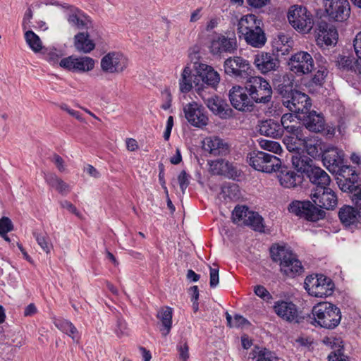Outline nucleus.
I'll use <instances>...</instances> for the list:
<instances>
[{
    "instance_id": "obj_5",
    "label": "nucleus",
    "mask_w": 361,
    "mask_h": 361,
    "mask_svg": "<svg viewBox=\"0 0 361 361\" xmlns=\"http://www.w3.org/2000/svg\"><path fill=\"white\" fill-rule=\"evenodd\" d=\"M249 164L254 169L271 173L277 171L281 166V159L275 155L262 151H253L247 156Z\"/></svg>"
},
{
    "instance_id": "obj_38",
    "label": "nucleus",
    "mask_w": 361,
    "mask_h": 361,
    "mask_svg": "<svg viewBox=\"0 0 361 361\" xmlns=\"http://www.w3.org/2000/svg\"><path fill=\"white\" fill-rule=\"evenodd\" d=\"M197 75L192 73V70L189 66H185L181 73L179 79V88L182 93H188L192 88V83L198 87V82H196Z\"/></svg>"
},
{
    "instance_id": "obj_12",
    "label": "nucleus",
    "mask_w": 361,
    "mask_h": 361,
    "mask_svg": "<svg viewBox=\"0 0 361 361\" xmlns=\"http://www.w3.org/2000/svg\"><path fill=\"white\" fill-rule=\"evenodd\" d=\"M128 66V59L118 51L107 53L101 59L100 61L101 69L105 73H121L127 68Z\"/></svg>"
},
{
    "instance_id": "obj_55",
    "label": "nucleus",
    "mask_w": 361,
    "mask_h": 361,
    "mask_svg": "<svg viewBox=\"0 0 361 361\" xmlns=\"http://www.w3.org/2000/svg\"><path fill=\"white\" fill-rule=\"evenodd\" d=\"M178 181L182 192L185 193L186 188L190 184L189 175L185 172V171L183 170L180 173L178 176Z\"/></svg>"
},
{
    "instance_id": "obj_4",
    "label": "nucleus",
    "mask_w": 361,
    "mask_h": 361,
    "mask_svg": "<svg viewBox=\"0 0 361 361\" xmlns=\"http://www.w3.org/2000/svg\"><path fill=\"white\" fill-rule=\"evenodd\" d=\"M245 87L252 102L267 104L271 101V87L262 77H250L246 82Z\"/></svg>"
},
{
    "instance_id": "obj_49",
    "label": "nucleus",
    "mask_w": 361,
    "mask_h": 361,
    "mask_svg": "<svg viewBox=\"0 0 361 361\" xmlns=\"http://www.w3.org/2000/svg\"><path fill=\"white\" fill-rule=\"evenodd\" d=\"M33 235L35 238L38 245L41 248L47 253H49L52 248V244L49 242V238L47 235L33 233Z\"/></svg>"
},
{
    "instance_id": "obj_14",
    "label": "nucleus",
    "mask_w": 361,
    "mask_h": 361,
    "mask_svg": "<svg viewBox=\"0 0 361 361\" xmlns=\"http://www.w3.org/2000/svg\"><path fill=\"white\" fill-rule=\"evenodd\" d=\"M310 196L319 209L331 210L335 209L338 204L337 195L329 186L312 190Z\"/></svg>"
},
{
    "instance_id": "obj_47",
    "label": "nucleus",
    "mask_w": 361,
    "mask_h": 361,
    "mask_svg": "<svg viewBox=\"0 0 361 361\" xmlns=\"http://www.w3.org/2000/svg\"><path fill=\"white\" fill-rule=\"evenodd\" d=\"M224 195L230 200H237L240 197V193L238 185L235 183H228L221 188Z\"/></svg>"
},
{
    "instance_id": "obj_9",
    "label": "nucleus",
    "mask_w": 361,
    "mask_h": 361,
    "mask_svg": "<svg viewBox=\"0 0 361 361\" xmlns=\"http://www.w3.org/2000/svg\"><path fill=\"white\" fill-rule=\"evenodd\" d=\"M224 68L226 75L237 80L248 79L252 72L250 62L237 56L226 59L224 63Z\"/></svg>"
},
{
    "instance_id": "obj_32",
    "label": "nucleus",
    "mask_w": 361,
    "mask_h": 361,
    "mask_svg": "<svg viewBox=\"0 0 361 361\" xmlns=\"http://www.w3.org/2000/svg\"><path fill=\"white\" fill-rule=\"evenodd\" d=\"M261 135L274 139L281 137L283 134V128L279 122L274 119L262 121L258 126Z\"/></svg>"
},
{
    "instance_id": "obj_46",
    "label": "nucleus",
    "mask_w": 361,
    "mask_h": 361,
    "mask_svg": "<svg viewBox=\"0 0 361 361\" xmlns=\"http://www.w3.org/2000/svg\"><path fill=\"white\" fill-rule=\"evenodd\" d=\"M45 60L51 64H56L59 61L60 58L63 55L61 50L54 47H44L41 51Z\"/></svg>"
},
{
    "instance_id": "obj_56",
    "label": "nucleus",
    "mask_w": 361,
    "mask_h": 361,
    "mask_svg": "<svg viewBox=\"0 0 361 361\" xmlns=\"http://www.w3.org/2000/svg\"><path fill=\"white\" fill-rule=\"evenodd\" d=\"M180 359L186 361L189 357V348L186 342H181L177 345Z\"/></svg>"
},
{
    "instance_id": "obj_28",
    "label": "nucleus",
    "mask_w": 361,
    "mask_h": 361,
    "mask_svg": "<svg viewBox=\"0 0 361 361\" xmlns=\"http://www.w3.org/2000/svg\"><path fill=\"white\" fill-rule=\"evenodd\" d=\"M67 20L71 25L78 29H89L92 27L91 18L82 10L73 6H71V10L68 14Z\"/></svg>"
},
{
    "instance_id": "obj_26",
    "label": "nucleus",
    "mask_w": 361,
    "mask_h": 361,
    "mask_svg": "<svg viewBox=\"0 0 361 361\" xmlns=\"http://www.w3.org/2000/svg\"><path fill=\"white\" fill-rule=\"evenodd\" d=\"M324 343L332 349L327 357L329 361H348V356L344 353L343 342L341 338L326 337Z\"/></svg>"
},
{
    "instance_id": "obj_39",
    "label": "nucleus",
    "mask_w": 361,
    "mask_h": 361,
    "mask_svg": "<svg viewBox=\"0 0 361 361\" xmlns=\"http://www.w3.org/2000/svg\"><path fill=\"white\" fill-rule=\"evenodd\" d=\"M172 308L164 307L157 312V317L161 322L160 331L164 336H166L171 331L172 327Z\"/></svg>"
},
{
    "instance_id": "obj_53",
    "label": "nucleus",
    "mask_w": 361,
    "mask_h": 361,
    "mask_svg": "<svg viewBox=\"0 0 361 361\" xmlns=\"http://www.w3.org/2000/svg\"><path fill=\"white\" fill-rule=\"evenodd\" d=\"M251 325L250 322L241 315L235 314L234 316L233 324H231V327L235 328H247Z\"/></svg>"
},
{
    "instance_id": "obj_62",
    "label": "nucleus",
    "mask_w": 361,
    "mask_h": 361,
    "mask_svg": "<svg viewBox=\"0 0 361 361\" xmlns=\"http://www.w3.org/2000/svg\"><path fill=\"white\" fill-rule=\"evenodd\" d=\"M45 180L51 187L54 188L56 189V188L59 183V181H61V179L57 177L55 174L51 173L48 174L45 177Z\"/></svg>"
},
{
    "instance_id": "obj_42",
    "label": "nucleus",
    "mask_w": 361,
    "mask_h": 361,
    "mask_svg": "<svg viewBox=\"0 0 361 361\" xmlns=\"http://www.w3.org/2000/svg\"><path fill=\"white\" fill-rule=\"evenodd\" d=\"M292 164L299 173H309L315 166L312 165V160L305 155H295L292 157Z\"/></svg>"
},
{
    "instance_id": "obj_18",
    "label": "nucleus",
    "mask_w": 361,
    "mask_h": 361,
    "mask_svg": "<svg viewBox=\"0 0 361 361\" xmlns=\"http://www.w3.org/2000/svg\"><path fill=\"white\" fill-rule=\"evenodd\" d=\"M246 87L234 86L229 91V99L232 106L240 111H251L254 104L250 96L247 95Z\"/></svg>"
},
{
    "instance_id": "obj_41",
    "label": "nucleus",
    "mask_w": 361,
    "mask_h": 361,
    "mask_svg": "<svg viewBox=\"0 0 361 361\" xmlns=\"http://www.w3.org/2000/svg\"><path fill=\"white\" fill-rule=\"evenodd\" d=\"M262 20L258 19L255 15L249 14L243 16L238 24V32L239 35L247 32L257 26L262 25Z\"/></svg>"
},
{
    "instance_id": "obj_61",
    "label": "nucleus",
    "mask_w": 361,
    "mask_h": 361,
    "mask_svg": "<svg viewBox=\"0 0 361 361\" xmlns=\"http://www.w3.org/2000/svg\"><path fill=\"white\" fill-rule=\"evenodd\" d=\"M45 180L51 187L54 188L56 189V188L59 183V181H61V179L57 177L55 174L51 173L48 174L45 177Z\"/></svg>"
},
{
    "instance_id": "obj_27",
    "label": "nucleus",
    "mask_w": 361,
    "mask_h": 361,
    "mask_svg": "<svg viewBox=\"0 0 361 361\" xmlns=\"http://www.w3.org/2000/svg\"><path fill=\"white\" fill-rule=\"evenodd\" d=\"M196 72L204 84L214 89L216 88L220 82V75L213 67L205 63H200L196 68Z\"/></svg>"
},
{
    "instance_id": "obj_45",
    "label": "nucleus",
    "mask_w": 361,
    "mask_h": 361,
    "mask_svg": "<svg viewBox=\"0 0 361 361\" xmlns=\"http://www.w3.org/2000/svg\"><path fill=\"white\" fill-rule=\"evenodd\" d=\"M55 325L60 331L70 336L73 341L78 342V331L72 322L66 319H61L56 321Z\"/></svg>"
},
{
    "instance_id": "obj_13",
    "label": "nucleus",
    "mask_w": 361,
    "mask_h": 361,
    "mask_svg": "<svg viewBox=\"0 0 361 361\" xmlns=\"http://www.w3.org/2000/svg\"><path fill=\"white\" fill-rule=\"evenodd\" d=\"M59 66L73 73H87L92 71L95 66V60L90 56H70L61 59Z\"/></svg>"
},
{
    "instance_id": "obj_21",
    "label": "nucleus",
    "mask_w": 361,
    "mask_h": 361,
    "mask_svg": "<svg viewBox=\"0 0 361 361\" xmlns=\"http://www.w3.org/2000/svg\"><path fill=\"white\" fill-rule=\"evenodd\" d=\"M290 99L284 102L292 112L305 114L312 106L309 96L298 90L291 91Z\"/></svg>"
},
{
    "instance_id": "obj_23",
    "label": "nucleus",
    "mask_w": 361,
    "mask_h": 361,
    "mask_svg": "<svg viewBox=\"0 0 361 361\" xmlns=\"http://www.w3.org/2000/svg\"><path fill=\"white\" fill-rule=\"evenodd\" d=\"M274 310L282 319L289 322H299V312L293 302L279 300L274 303Z\"/></svg>"
},
{
    "instance_id": "obj_57",
    "label": "nucleus",
    "mask_w": 361,
    "mask_h": 361,
    "mask_svg": "<svg viewBox=\"0 0 361 361\" xmlns=\"http://www.w3.org/2000/svg\"><path fill=\"white\" fill-rule=\"evenodd\" d=\"M60 108H61V109L66 111L71 116L75 118L77 120H78L80 121H84L83 118L82 117L81 114L79 111L71 109L67 104H61L60 105Z\"/></svg>"
},
{
    "instance_id": "obj_2",
    "label": "nucleus",
    "mask_w": 361,
    "mask_h": 361,
    "mask_svg": "<svg viewBox=\"0 0 361 361\" xmlns=\"http://www.w3.org/2000/svg\"><path fill=\"white\" fill-rule=\"evenodd\" d=\"M314 321L321 327L333 329L340 324L341 312L335 305L324 302L314 305L312 310Z\"/></svg>"
},
{
    "instance_id": "obj_48",
    "label": "nucleus",
    "mask_w": 361,
    "mask_h": 361,
    "mask_svg": "<svg viewBox=\"0 0 361 361\" xmlns=\"http://www.w3.org/2000/svg\"><path fill=\"white\" fill-rule=\"evenodd\" d=\"M327 75L328 71L326 68L324 66L319 67L310 80L311 85L321 87L324 84Z\"/></svg>"
},
{
    "instance_id": "obj_37",
    "label": "nucleus",
    "mask_w": 361,
    "mask_h": 361,
    "mask_svg": "<svg viewBox=\"0 0 361 361\" xmlns=\"http://www.w3.org/2000/svg\"><path fill=\"white\" fill-rule=\"evenodd\" d=\"M304 125L310 131L319 133L324 130L325 121L321 114L312 111L305 118Z\"/></svg>"
},
{
    "instance_id": "obj_34",
    "label": "nucleus",
    "mask_w": 361,
    "mask_h": 361,
    "mask_svg": "<svg viewBox=\"0 0 361 361\" xmlns=\"http://www.w3.org/2000/svg\"><path fill=\"white\" fill-rule=\"evenodd\" d=\"M336 66L343 71H350L361 78V60L349 56H338Z\"/></svg>"
},
{
    "instance_id": "obj_19",
    "label": "nucleus",
    "mask_w": 361,
    "mask_h": 361,
    "mask_svg": "<svg viewBox=\"0 0 361 361\" xmlns=\"http://www.w3.org/2000/svg\"><path fill=\"white\" fill-rule=\"evenodd\" d=\"M185 117L188 123L197 128H203L208 123L204 108L196 102L186 104L183 108Z\"/></svg>"
},
{
    "instance_id": "obj_43",
    "label": "nucleus",
    "mask_w": 361,
    "mask_h": 361,
    "mask_svg": "<svg viewBox=\"0 0 361 361\" xmlns=\"http://www.w3.org/2000/svg\"><path fill=\"white\" fill-rule=\"evenodd\" d=\"M23 31L25 40L30 49L36 54L41 52L44 47L39 37L30 28Z\"/></svg>"
},
{
    "instance_id": "obj_30",
    "label": "nucleus",
    "mask_w": 361,
    "mask_h": 361,
    "mask_svg": "<svg viewBox=\"0 0 361 361\" xmlns=\"http://www.w3.org/2000/svg\"><path fill=\"white\" fill-rule=\"evenodd\" d=\"M305 147L307 153L314 159L321 157L326 145L317 137L305 138L302 134V139H297Z\"/></svg>"
},
{
    "instance_id": "obj_15",
    "label": "nucleus",
    "mask_w": 361,
    "mask_h": 361,
    "mask_svg": "<svg viewBox=\"0 0 361 361\" xmlns=\"http://www.w3.org/2000/svg\"><path fill=\"white\" fill-rule=\"evenodd\" d=\"M314 60L307 51H298L291 55L288 66L290 70L298 76L308 74L314 68Z\"/></svg>"
},
{
    "instance_id": "obj_1",
    "label": "nucleus",
    "mask_w": 361,
    "mask_h": 361,
    "mask_svg": "<svg viewBox=\"0 0 361 361\" xmlns=\"http://www.w3.org/2000/svg\"><path fill=\"white\" fill-rule=\"evenodd\" d=\"M272 260L279 264L281 272L288 278H295L304 272L297 255L288 247L273 245L270 248Z\"/></svg>"
},
{
    "instance_id": "obj_10",
    "label": "nucleus",
    "mask_w": 361,
    "mask_h": 361,
    "mask_svg": "<svg viewBox=\"0 0 361 361\" xmlns=\"http://www.w3.org/2000/svg\"><path fill=\"white\" fill-rule=\"evenodd\" d=\"M280 124L283 128V131L286 130L292 135V136L284 138V143L286 145L287 149L290 152L298 149L296 140L302 139V128L297 121L296 116L291 113L285 114L281 116Z\"/></svg>"
},
{
    "instance_id": "obj_50",
    "label": "nucleus",
    "mask_w": 361,
    "mask_h": 361,
    "mask_svg": "<svg viewBox=\"0 0 361 361\" xmlns=\"http://www.w3.org/2000/svg\"><path fill=\"white\" fill-rule=\"evenodd\" d=\"M259 144L260 147L263 149L272 152L275 154H278L281 152V147L280 144L276 141L262 139L259 141Z\"/></svg>"
},
{
    "instance_id": "obj_40",
    "label": "nucleus",
    "mask_w": 361,
    "mask_h": 361,
    "mask_svg": "<svg viewBox=\"0 0 361 361\" xmlns=\"http://www.w3.org/2000/svg\"><path fill=\"white\" fill-rule=\"evenodd\" d=\"M342 176L344 178L343 183H340L341 190L344 192H350L356 190L355 183L357 181V175L355 170L352 168L347 166L345 169H342Z\"/></svg>"
},
{
    "instance_id": "obj_7",
    "label": "nucleus",
    "mask_w": 361,
    "mask_h": 361,
    "mask_svg": "<svg viewBox=\"0 0 361 361\" xmlns=\"http://www.w3.org/2000/svg\"><path fill=\"white\" fill-rule=\"evenodd\" d=\"M288 19L294 29L302 33L310 32L314 25L313 16L302 6H292L288 13Z\"/></svg>"
},
{
    "instance_id": "obj_33",
    "label": "nucleus",
    "mask_w": 361,
    "mask_h": 361,
    "mask_svg": "<svg viewBox=\"0 0 361 361\" xmlns=\"http://www.w3.org/2000/svg\"><path fill=\"white\" fill-rule=\"evenodd\" d=\"M239 36L243 37L247 44L255 48L262 47L267 42V37L262 28V25L257 26L252 30H249L247 32H245Z\"/></svg>"
},
{
    "instance_id": "obj_22",
    "label": "nucleus",
    "mask_w": 361,
    "mask_h": 361,
    "mask_svg": "<svg viewBox=\"0 0 361 361\" xmlns=\"http://www.w3.org/2000/svg\"><path fill=\"white\" fill-rule=\"evenodd\" d=\"M343 152L333 146H326L321 156L324 166L334 172L343 164Z\"/></svg>"
},
{
    "instance_id": "obj_24",
    "label": "nucleus",
    "mask_w": 361,
    "mask_h": 361,
    "mask_svg": "<svg viewBox=\"0 0 361 361\" xmlns=\"http://www.w3.org/2000/svg\"><path fill=\"white\" fill-rule=\"evenodd\" d=\"M235 38H228L224 35L218 36L211 42L210 52L213 55L221 56L224 54H232L237 49Z\"/></svg>"
},
{
    "instance_id": "obj_11",
    "label": "nucleus",
    "mask_w": 361,
    "mask_h": 361,
    "mask_svg": "<svg viewBox=\"0 0 361 361\" xmlns=\"http://www.w3.org/2000/svg\"><path fill=\"white\" fill-rule=\"evenodd\" d=\"M197 92L214 114L222 119H228L233 116V109L230 108L225 100L216 95L206 97L204 87L197 88Z\"/></svg>"
},
{
    "instance_id": "obj_16",
    "label": "nucleus",
    "mask_w": 361,
    "mask_h": 361,
    "mask_svg": "<svg viewBox=\"0 0 361 361\" xmlns=\"http://www.w3.org/2000/svg\"><path fill=\"white\" fill-rule=\"evenodd\" d=\"M325 11L330 18L335 21L346 20L350 13L348 0H324Z\"/></svg>"
},
{
    "instance_id": "obj_58",
    "label": "nucleus",
    "mask_w": 361,
    "mask_h": 361,
    "mask_svg": "<svg viewBox=\"0 0 361 361\" xmlns=\"http://www.w3.org/2000/svg\"><path fill=\"white\" fill-rule=\"evenodd\" d=\"M33 13L31 8H28L23 17V23H22V28L23 30H25L30 28V24L31 23V19L32 18Z\"/></svg>"
},
{
    "instance_id": "obj_35",
    "label": "nucleus",
    "mask_w": 361,
    "mask_h": 361,
    "mask_svg": "<svg viewBox=\"0 0 361 361\" xmlns=\"http://www.w3.org/2000/svg\"><path fill=\"white\" fill-rule=\"evenodd\" d=\"M310 181L316 185L315 188L329 186L331 178L329 174L320 167L314 166L307 174Z\"/></svg>"
},
{
    "instance_id": "obj_63",
    "label": "nucleus",
    "mask_w": 361,
    "mask_h": 361,
    "mask_svg": "<svg viewBox=\"0 0 361 361\" xmlns=\"http://www.w3.org/2000/svg\"><path fill=\"white\" fill-rule=\"evenodd\" d=\"M51 161L54 163V164L60 171H65L64 161L61 157H60L57 154H54L51 158Z\"/></svg>"
},
{
    "instance_id": "obj_44",
    "label": "nucleus",
    "mask_w": 361,
    "mask_h": 361,
    "mask_svg": "<svg viewBox=\"0 0 361 361\" xmlns=\"http://www.w3.org/2000/svg\"><path fill=\"white\" fill-rule=\"evenodd\" d=\"M338 216L345 226H350L357 223L358 212L353 207L345 206L340 209Z\"/></svg>"
},
{
    "instance_id": "obj_31",
    "label": "nucleus",
    "mask_w": 361,
    "mask_h": 361,
    "mask_svg": "<svg viewBox=\"0 0 361 361\" xmlns=\"http://www.w3.org/2000/svg\"><path fill=\"white\" fill-rule=\"evenodd\" d=\"M205 151L213 156H224L228 153V145L218 137H207L203 142Z\"/></svg>"
},
{
    "instance_id": "obj_3",
    "label": "nucleus",
    "mask_w": 361,
    "mask_h": 361,
    "mask_svg": "<svg viewBox=\"0 0 361 361\" xmlns=\"http://www.w3.org/2000/svg\"><path fill=\"white\" fill-rule=\"evenodd\" d=\"M304 287L310 295L325 298L333 294L334 283L323 274L310 275L305 279Z\"/></svg>"
},
{
    "instance_id": "obj_8",
    "label": "nucleus",
    "mask_w": 361,
    "mask_h": 361,
    "mask_svg": "<svg viewBox=\"0 0 361 361\" xmlns=\"http://www.w3.org/2000/svg\"><path fill=\"white\" fill-rule=\"evenodd\" d=\"M232 219L235 224L249 226L256 231H264L263 218L257 212L250 210L247 206H236L232 212Z\"/></svg>"
},
{
    "instance_id": "obj_60",
    "label": "nucleus",
    "mask_w": 361,
    "mask_h": 361,
    "mask_svg": "<svg viewBox=\"0 0 361 361\" xmlns=\"http://www.w3.org/2000/svg\"><path fill=\"white\" fill-rule=\"evenodd\" d=\"M61 206L66 209L68 212H70L72 214H74L75 215L79 216L80 212L78 211L77 208L69 201L64 200L61 202Z\"/></svg>"
},
{
    "instance_id": "obj_59",
    "label": "nucleus",
    "mask_w": 361,
    "mask_h": 361,
    "mask_svg": "<svg viewBox=\"0 0 361 361\" xmlns=\"http://www.w3.org/2000/svg\"><path fill=\"white\" fill-rule=\"evenodd\" d=\"M353 47L357 58L361 60V32L356 35L353 40Z\"/></svg>"
},
{
    "instance_id": "obj_36",
    "label": "nucleus",
    "mask_w": 361,
    "mask_h": 361,
    "mask_svg": "<svg viewBox=\"0 0 361 361\" xmlns=\"http://www.w3.org/2000/svg\"><path fill=\"white\" fill-rule=\"evenodd\" d=\"M74 47L79 52L89 54L95 49V44L87 32H81L74 36Z\"/></svg>"
},
{
    "instance_id": "obj_6",
    "label": "nucleus",
    "mask_w": 361,
    "mask_h": 361,
    "mask_svg": "<svg viewBox=\"0 0 361 361\" xmlns=\"http://www.w3.org/2000/svg\"><path fill=\"white\" fill-rule=\"evenodd\" d=\"M288 210L297 216L312 222L323 219L326 216V212L324 210L317 207L314 202L312 203L310 200L292 201L288 207Z\"/></svg>"
},
{
    "instance_id": "obj_51",
    "label": "nucleus",
    "mask_w": 361,
    "mask_h": 361,
    "mask_svg": "<svg viewBox=\"0 0 361 361\" xmlns=\"http://www.w3.org/2000/svg\"><path fill=\"white\" fill-rule=\"evenodd\" d=\"M254 293L256 295L263 299L265 301H269L272 299V296L270 293L267 290L265 287L261 285H257L254 287Z\"/></svg>"
},
{
    "instance_id": "obj_25",
    "label": "nucleus",
    "mask_w": 361,
    "mask_h": 361,
    "mask_svg": "<svg viewBox=\"0 0 361 361\" xmlns=\"http://www.w3.org/2000/svg\"><path fill=\"white\" fill-rule=\"evenodd\" d=\"M278 178L280 184L286 188H293L300 185L304 180L303 175L281 164Z\"/></svg>"
},
{
    "instance_id": "obj_29",
    "label": "nucleus",
    "mask_w": 361,
    "mask_h": 361,
    "mask_svg": "<svg viewBox=\"0 0 361 361\" xmlns=\"http://www.w3.org/2000/svg\"><path fill=\"white\" fill-rule=\"evenodd\" d=\"M294 75L292 73L276 74L273 77L272 82L275 89L283 97L288 95L292 90Z\"/></svg>"
},
{
    "instance_id": "obj_54",
    "label": "nucleus",
    "mask_w": 361,
    "mask_h": 361,
    "mask_svg": "<svg viewBox=\"0 0 361 361\" xmlns=\"http://www.w3.org/2000/svg\"><path fill=\"white\" fill-rule=\"evenodd\" d=\"M214 266L216 267H209V285L211 288L216 287L219 282V267L215 264Z\"/></svg>"
},
{
    "instance_id": "obj_64",
    "label": "nucleus",
    "mask_w": 361,
    "mask_h": 361,
    "mask_svg": "<svg viewBox=\"0 0 361 361\" xmlns=\"http://www.w3.org/2000/svg\"><path fill=\"white\" fill-rule=\"evenodd\" d=\"M352 200L355 203L357 211L361 212V190H359L357 193H355L352 197Z\"/></svg>"
},
{
    "instance_id": "obj_52",
    "label": "nucleus",
    "mask_w": 361,
    "mask_h": 361,
    "mask_svg": "<svg viewBox=\"0 0 361 361\" xmlns=\"http://www.w3.org/2000/svg\"><path fill=\"white\" fill-rule=\"evenodd\" d=\"M13 229V225L8 217H2L0 219V235L7 234Z\"/></svg>"
},
{
    "instance_id": "obj_20",
    "label": "nucleus",
    "mask_w": 361,
    "mask_h": 361,
    "mask_svg": "<svg viewBox=\"0 0 361 361\" xmlns=\"http://www.w3.org/2000/svg\"><path fill=\"white\" fill-rule=\"evenodd\" d=\"M253 63L257 70L264 75L276 71L280 66V61L274 54L264 51L255 56Z\"/></svg>"
},
{
    "instance_id": "obj_17",
    "label": "nucleus",
    "mask_w": 361,
    "mask_h": 361,
    "mask_svg": "<svg viewBox=\"0 0 361 361\" xmlns=\"http://www.w3.org/2000/svg\"><path fill=\"white\" fill-rule=\"evenodd\" d=\"M315 38L319 46L335 44L338 39V32L334 26L323 20L316 22Z\"/></svg>"
}]
</instances>
